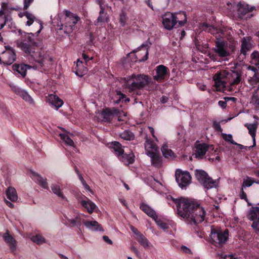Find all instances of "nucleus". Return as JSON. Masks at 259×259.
I'll use <instances>...</instances> for the list:
<instances>
[{
	"label": "nucleus",
	"mask_w": 259,
	"mask_h": 259,
	"mask_svg": "<svg viewBox=\"0 0 259 259\" xmlns=\"http://www.w3.org/2000/svg\"><path fill=\"white\" fill-rule=\"evenodd\" d=\"M10 87L13 93L21 97L26 102H28L29 104L34 103L33 99L25 91L14 84H10Z\"/></svg>",
	"instance_id": "obj_16"
},
{
	"label": "nucleus",
	"mask_w": 259,
	"mask_h": 259,
	"mask_svg": "<svg viewBox=\"0 0 259 259\" xmlns=\"http://www.w3.org/2000/svg\"><path fill=\"white\" fill-rule=\"evenodd\" d=\"M227 101L220 100L218 102V105L221 106L222 108H225L227 106Z\"/></svg>",
	"instance_id": "obj_63"
},
{
	"label": "nucleus",
	"mask_w": 259,
	"mask_h": 259,
	"mask_svg": "<svg viewBox=\"0 0 259 259\" xmlns=\"http://www.w3.org/2000/svg\"><path fill=\"white\" fill-rule=\"evenodd\" d=\"M197 142H197L195 145V148L196 149L195 157L196 158L202 159L207 151L211 152L214 151V152H216V150H214V146L213 145H208L205 143H197Z\"/></svg>",
	"instance_id": "obj_12"
},
{
	"label": "nucleus",
	"mask_w": 259,
	"mask_h": 259,
	"mask_svg": "<svg viewBox=\"0 0 259 259\" xmlns=\"http://www.w3.org/2000/svg\"><path fill=\"white\" fill-rule=\"evenodd\" d=\"M3 64L5 65H11L16 59V55L15 51L12 49L6 50L2 53Z\"/></svg>",
	"instance_id": "obj_17"
},
{
	"label": "nucleus",
	"mask_w": 259,
	"mask_h": 259,
	"mask_svg": "<svg viewBox=\"0 0 259 259\" xmlns=\"http://www.w3.org/2000/svg\"><path fill=\"white\" fill-rule=\"evenodd\" d=\"M145 149L146 154L148 155V152H157L158 151V147L152 140L148 139L146 136L145 143Z\"/></svg>",
	"instance_id": "obj_24"
},
{
	"label": "nucleus",
	"mask_w": 259,
	"mask_h": 259,
	"mask_svg": "<svg viewBox=\"0 0 259 259\" xmlns=\"http://www.w3.org/2000/svg\"><path fill=\"white\" fill-rule=\"evenodd\" d=\"M4 241L7 243L12 252H14L16 249V241L8 232L3 236Z\"/></svg>",
	"instance_id": "obj_25"
},
{
	"label": "nucleus",
	"mask_w": 259,
	"mask_h": 259,
	"mask_svg": "<svg viewBox=\"0 0 259 259\" xmlns=\"http://www.w3.org/2000/svg\"><path fill=\"white\" fill-rule=\"evenodd\" d=\"M135 237L138 242L145 248L149 246L150 242L142 234H140L138 237Z\"/></svg>",
	"instance_id": "obj_37"
},
{
	"label": "nucleus",
	"mask_w": 259,
	"mask_h": 259,
	"mask_svg": "<svg viewBox=\"0 0 259 259\" xmlns=\"http://www.w3.org/2000/svg\"><path fill=\"white\" fill-rule=\"evenodd\" d=\"M253 184V182L250 180H246L244 181L243 183L242 187H250Z\"/></svg>",
	"instance_id": "obj_59"
},
{
	"label": "nucleus",
	"mask_w": 259,
	"mask_h": 259,
	"mask_svg": "<svg viewBox=\"0 0 259 259\" xmlns=\"http://www.w3.org/2000/svg\"><path fill=\"white\" fill-rule=\"evenodd\" d=\"M215 87L218 90L224 89L226 87V82L221 80V74L217 75L214 79Z\"/></svg>",
	"instance_id": "obj_39"
},
{
	"label": "nucleus",
	"mask_w": 259,
	"mask_h": 259,
	"mask_svg": "<svg viewBox=\"0 0 259 259\" xmlns=\"http://www.w3.org/2000/svg\"><path fill=\"white\" fill-rule=\"evenodd\" d=\"M195 175L197 180L207 189L215 187L216 181L209 177L208 174L203 170L196 169Z\"/></svg>",
	"instance_id": "obj_9"
},
{
	"label": "nucleus",
	"mask_w": 259,
	"mask_h": 259,
	"mask_svg": "<svg viewBox=\"0 0 259 259\" xmlns=\"http://www.w3.org/2000/svg\"><path fill=\"white\" fill-rule=\"evenodd\" d=\"M151 77L145 74H133L125 78V88L129 93L141 95V90L148 86Z\"/></svg>",
	"instance_id": "obj_3"
},
{
	"label": "nucleus",
	"mask_w": 259,
	"mask_h": 259,
	"mask_svg": "<svg viewBox=\"0 0 259 259\" xmlns=\"http://www.w3.org/2000/svg\"><path fill=\"white\" fill-rule=\"evenodd\" d=\"M7 198L11 201L15 202L18 199V196L16 189L12 187H9L6 190Z\"/></svg>",
	"instance_id": "obj_29"
},
{
	"label": "nucleus",
	"mask_w": 259,
	"mask_h": 259,
	"mask_svg": "<svg viewBox=\"0 0 259 259\" xmlns=\"http://www.w3.org/2000/svg\"><path fill=\"white\" fill-rule=\"evenodd\" d=\"M140 208L152 219L156 220L157 218L156 212L147 204L142 203L140 204Z\"/></svg>",
	"instance_id": "obj_26"
},
{
	"label": "nucleus",
	"mask_w": 259,
	"mask_h": 259,
	"mask_svg": "<svg viewBox=\"0 0 259 259\" xmlns=\"http://www.w3.org/2000/svg\"><path fill=\"white\" fill-rule=\"evenodd\" d=\"M176 180L179 187L182 189H186L191 183V176L189 172L183 171L177 169L175 173Z\"/></svg>",
	"instance_id": "obj_11"
},
{
	"label": "nucleus",
	"mask_w": 259,
	"mask_h": 259,
	"mask_svg": "<svg viewBox=\"0 0 259 259\" xmlns=\"http://www.w3.org/2000/svg\"><path fill=\"white\" fill-rule=\"evenodd\" d=\"M64 14V19L61 23V25H58V29L62 30L64 34L68 35L76 28V24L80 19L77 15L68 10H65Z\"/></svg>",
	"instance_id": "obj_4"
},
{
	"label": "nucleus",
	"mask_w": 259,
	"mask_h": 259,
	"mask_svg": "<svg viewBox=\"0 0 259 259\" xmlns=\"http://www.w3.org/2000/svg\"><path fill=\"white\" fill-rule=\"evenodd\" d=\"M96 3L99 5L100 10L99 15L95 22V24L98 25L101 23H108L109 21L108 12L111 9V7L105 3L104 0H96Z\"/></svg>",
	"instance_id": "obj_8"
},
{
	"label": "nucleus",
	"mask_w": 259,
	"mask_h": 259,
	"mask_svg": "<svg viewBox=\"0 0 259 259\" xmlns=\"http://www.w3.org/2000/svg\"><path fill=\"white\" fill-rule=\"evenodd\" d=\"M161 151L163 156L166 158L171 157L172 155H174V153L172 152V150L171 149H168V146L166 145H163L162 147Z\"/></svg>",
	"instance_id": "obj_40"
},
{
	"label": "nucleus",
	"mask_w": 259,
	"mask_h": 259,
	"mask_svg": "<svg viewBox=\"0 0 259 259\" xmlns=\"http://www.w3.org/2000/svg\"><path fill=\"white\" fill-rule=\"evenodd\" d=\"M171 200L177 206L179 216L186 219L191 223L197 225L204 221L206 212L197 202L188 198L180 197Z\"/></svg>",
	"instance_id": "obj_1"
},
{
	"label": "nucleus",
	"mask_w": 259,
	"mask_h": 259,
	"mask_svg": "<svg viewBox=\"0 0 259 259\" xmlns=\"http://www.w3.org/2000/svg\"><path fill=\"white\" fill-rule=\"evenodd\" d=\"M51 189L54 194H56L58 196L63 199L64 198V196L61 192L60 187L59 185L56 184H53L51 186Z\"/></svg>",
	"instance_id": "obj_43"
},
{
	"label": "nucleus",
	"mask_w": 259,
	"mask_h": 259,
	"mask_svg": "<svg viewBox=\"0 0 259 259\" xmlns=\"http://www.w3.org/2000/svg\"><path fill=\"white\" fill-rule=\"evenodd\" d=\"M111 147L114 150L115 154L118 157L122 152H124V150L122 148L121 144L116 141L112 142Z\"/></svg>",
	"instance_id": "obj_34"
},
{
	"label": "nucleus",
	"mask_w": 259,
	"mask_h": 259,
	"mask_svg": "<svg viewBox=\"0 0 259 259\" xmlns=\"http://www.w3.org/2000/svg\"><path fill=\"white\" fill-rule=\"evenodd\" d=\"M239 197L241 199H244L246 201V202H247L248 204L249 205H250V204L249 203L248 201V199H247V195H246V193L243 190V188L242 187L241 189V191H240V192L239 193Z\"/></svg>",
	"instance_id": "obj_55"
},
{
	"label": "nucleus",
	"mask_w": 259,
	"mask_h": 259,
	"mask_svg": "<svg viewBox=\"0 0 259 259\" xmlns=\"http://www.w3.org/2000/svg\"><path fill=\"white\" fill-rule=\"evenodd\" d=\"M251 103L254 105L256 109H259V97L257 94H254L251 98Z\"/></svg>",
	"instance_id": "obj_47"
},
{
	"label": "nucleus",
	"mask_w": 259,
	"mask_h": 259,
	"mask_svg": "<svg viewBox=\"0 0 259 259\" xmlns=\"http://www.w3.org/2000/svg\"><path fill=\"white\" fill-rule=\"evenodd\" d=\"M238 13L239 18L242 19L247 13L255 10L254 6H250L248 4L240 2L238 4Z\"/></svg>",
	"instance_id": "obj_18"
},
{
	"label": "nucleus",
	"mask_w": 259,
	"mask_h": 259,
	"mask_svg": "<svg viewBox=\"0 0 259 259\" xmlns=\"http://www.w3.org/2000/svg\"><path fill=\"white\" fill-rule=\"evenodd\" d=\"M117 99L114 100L115 104H118L120 102L127 103L130 102V99L126 97L125 94H122L120 92L117 93Z\"/></svg>",
	"instance_id": "obj_33"
},
{
	"label": "nucleus",
	"mask_w": 259,
	"mask_h": 259,
	"mask_svg": "<svg viewBox=\"0 0 259 259\" xmlns=\"http://www.w3.org/2000/svg\"><path fill=\"white\" fill-rule=\"evenodd\" d=\"M15 9L13 8H9L8 3H2L1 5V10L0 11V14L4 15L5 16L8 17L9 18H11L10 16V13L11 11L14 10Z\"/></svg>",
	"instance_id": "obj_31"
},
{
	"label": "nucleus",
	"mask_w": 259,
	"mask_h": 259,
	"mask_svg": "<svg viewBox=\"0 0 259 259\" xmlns=\"http://www.w3.org/2000/svg\"><path fill=\"white\" fill-rule=\"evenodd\" d=\"M157 225L164 230H166L169 228L168 224L163 222L161 220H158L156 221Z\"/></svg>",
	"instance_id": "obj_53"
},
{
	"label": "nucleus",
	"mask_w": 259,
	"mask_h": 259,
	"mask_svg": "<svg viewBox=\"0 0 259 259\" xmlns=\"http://www.w3.org/2000/svg\"><path fill=\"white\" fill-rule=\"evenodd\" d=\"M50 100H51V102L52 105L55 106L57 110L61 107L63 104V101L56 96L51 95Z\"/></svg>",
	"instance_id": "obj_35"
},
{
	"label": "nucleus",
	"mask_w": 259,
	"mask_h": 259,
	"mask_svg": "<svg viewBox=\"0 0 259 259\" xmlns=\"http://www.w3.org/2000/svg\"><path fill=\"white\" fill-rule=\"evenodd\" d=\"M72 70L73 72L79 77L83 76L88 72L87 68L83 65L82 61H80L79 59H77L76 64L75 66L72 68Z\"/></svg>",
	"instance_id": "obj_23"
},
{
	"label": "nucleus",
	"mask_w": 259,
	"mask_h": 259,
	"mask_svg": "<svg viewBox=\"0 0 259 259\" xmlns=\"http://www.w3.org/2000/svg\"><path fill=\"white\" fill-rule=\"evenodd\" d=\"M120 114L119 110L116 108L106 107L102 109L100 115L104 122L111 123L112 120L115 118H117L118 121H121L122 120L120 118Z\"/></svg>",
	"instance_id": "obj_10"
},
{
	"label": "nucleus",
	"mask_w": 259,
	"mask_h": 259,
	"mask_svg": "<svg viewBox=\"0 0 259 259\" xmlns=\"http://www.w3.org/2000/svg\"><path fill=\"white\" fill-rule=\"evenodd\" d=\"M233 73L235 77L231 83V85H237L241 81V74L235 71L233 72Z\"/></svg>",
	"instance_id": "obj_48"
},
{
	"label": "nucleus",
	"mask_w": 259,
	"mask_h": 259,
	"mask_svg": "<svg viewBox=\"0 0 259 259\" xmlns=\"http://www.w3.org/2000/svg\"><path fill=\"white\" fill-rule=\"evenodd\" d=\"M31 240L37 244H40L45 242V239L41 235L37 234L31 237Z\"/></svg>",
	"instance_id": "obj_45"
},
{
	"label": "nucleus",
	"mask_w": 259,
	"mask_h": 259,
	"mask_svg": "<svg viewBox=\"0 0 259 259\" xmlns=\"http://www.w3.org/2000/svg\"><path fill=\"white\" fill-rule=\"evenodd\" d=\"M30 68V66L23 63H16L13 65V69L15 72L16 75L19 74L22 78L26 76L27 70Z\"/></svg>",
	"instance_id": "obj_19"
},
{
	"label": "nucleus",
	"mask_w": 259,
	"mask_h": 259,
	"mask_svg": "<svg viewBox=\"0 0 259 259\" xmlns=\"http://www.w3.org/2000/svg\"><path fill=\"white\" fill-rule=\"evenodd\" d=\"M60 137L66 145L74 146V142L68 135L65 134H60Z\"/></svg>",
	"instance_id": "obj_42"
},
{
	"label": "nucleus",
	"mask_w": 259,
	"mask_h": 259,
	"mask_svg": "<svg viewBox=\"0 0 259 259\" xmlns=\"http://www.w3.org/2000/svg\"><path fill=\"white\" fill-rule=\"evenodd\" d=\"M249 220L253 221L251 227L256 232H259V207H252L248 215Z\"/></svg>",
	"instance_id": "obj_15"
},
{
	"label": "nucleus",
	"mask_w": 259,
	"mask_h": 259,
	"mask_svg": "<svg viewBox=\"0 0 259 259\" xmlns=\"http://www.w3.org/2000/svg\"><path fill=\"white\" fill-rule=\"evenodd\" d=\"M18 15L20 18H22L24 16L27 18L28 20L26 22V25L28 26L32 24L35 19V16L33 14L29 13L27 11H25L24 13H20Z\"/></svg>",
	"instance_id": "obj_32"
},
{
	"label": "nucleus",
	"mask_w": 259,
	"mask_h": 259,
	"mask_svg": "<svg viewBox=\"0 0 259 259\" xmlns=\"http://www.w3.org/2000/svg\"><path fill=\"white\" fill-rule=\"evenodd\" d=\"M223 138L227 142H229L233 145H236L237 143L233 140L232 135H227L226 134H222Z\"/></svg>",
	"instance_id": "obj_50"
},
{
	"label": "nucleus",
	"mask_w": 259,
	"mask_h": 259,
	"mask_svg": "<svg viewBox=\"0 0 259 259\" xmlns=\"http://www.w3.org/2000/svg\"><path fill=\"white\" fill-rule=\"evenodd\" d=\"M131 250L135 254H136L137 256L139 255V254L140 253L138 249L135 247L134 246V245H132L131 247Z\"/></svg>",
	"instance_id": "obj_62"
},
{
	"label": "nucleus",
	"mask_w": 259,
	"mask_h": 259,
	"mask_svg": "<svg viewBox=\"0 0 259 259\" xmlns=\"http://www.w3.org/2000/svg\"><path fill=\"white\" fill-rule=\"evenodd\" d=\"M131 230L133 232V233H134V234L136 235V237H138V236L142 234L138 231V230L136 228H135L134 226H132L131 227Z\"/></svg>",
	"instance_id": "obj_60"
},
{
	"label": "nucleus",
	"mask_w": 259,
	"mask_h": 259,
	"mask_svg": "<svg viewBox=\"0 0 259 259\" xmlns=\"http://www.w3.org/2000/svg\"><path fill=\"white\" fill-rule=\"evenodd\" d=\"M200 28L204 31H207L211 33H213L215 30L214 27L206 22H203L200 25Z\"/></svg>",
	"instance_id": "obj_41"
},
{
	"label": "nucleus",
	"mask_w": 259,
	"mask_h": 259,
	"mask_svg": "<svg viewBox=\"0 0 259 259\" xmlns=\"http://www.w3.org/2000/svg\"><path fill=\"white\" fill-rule=\"evenodd\" d=\"M33 2V0H24L23 10L26 11L27 10Z\"/></svg>",
	"instance_id": "obj_56"
},
{
	"label": "nucleus",
	"mask_w": 259,
	"mask_h": 259,
	"mask_svg": "<svg viewBox=\"0 0 259 259\" xmlns=\"http://www.w3.org/2000/svg\"><path fill=\"white\" fill-rule=\"evenodd\" d=\"M148 45L146 44H142L138 51L134 50L130 53L128 56L131 58V61L134 62H144L148 59Z\"/></svg>",
	"instance_id": "obj_7"
},
{
	"label": "nucleus",
	"mask_w": 259,
	"mask_h": 259,
	"mask_svg": "<svg viewBox=\"0 0 259 259\" xmlns=\"http://www.w3.org/2000/svg\"><path fill=\"white\" fill-rule=\"evenodd\" d=\"M68 222L70 224V226L72 227L76 226H80L81 225L80 219L78 217H76L74 219L68 220Z\"/></svg>",
	"instance_id": "obj_49"
},
{
	"label": "nucleus",
	"mask_w": 259,
	"mask_h": 259,
	"mask_svg": "<svg viewBox=\"0 0 259 259\" xmlns=\"http://www.w3.org/2000/svg\"><path fill=\"white\" fill-rule=\"evenodd\" d=\"M9 17L0 14V29L3 28L4 26L7 25V22Z\"/></svg>",
	"instance_id": "obj_52"
},
{
	"label": "nucleus",
	"mask_w": 259,
	"mask_h": 259,
	"mask_svg": "<svg viewBox=\"0 0 259 259\" xmlns=\"http://www.w3.org/2000/svg\"><path fill=\"white\" fill-rule=\"evenodd\" d=\"M82 223L90 229L96 231L103 230L101 225L96 221H87L83 220Z\"/></svg>",
	"instance_id": "obj_28"
},
{
	"label": "nucleus",
	"mask_w": 259,
	"mask_h": 259,
	"mask_svg": "<svg viewBox=\"0 0 259 259\" xmlns=\"http://www.w3.org/2000/svg\"><path fill=\"white\" fill-rule=\"evenodd\" d=\"M82 57L83 59H84V60L85 61V64L87 65H88V63L89 61L93 59V57H90L88 55H87L85 53H82Z\"/></svg>",
	"instance_id": "obj_58"
},
{
	"label": "nucleus",
	"mask_w": 259,
	"mask_h": 259,
	"mask_svg": "<svg viewBox=\"0 0 259 259\" xmlns=\"http://www.w3.org/2000/svg\"><path fill=\"white\" fill-rule=\"evenodd\" d=\"M251 57L253 60V61L254 62V64L256 65H259V53L257 51L253 52L251 55Z\"/></svg>",
	"instance_id": "obj_51"
},
{
	"label": "nucleus",
	"mask_w": 259,
	"mask_h": 259,
	"mask_svg": "<svg viewBox=\"0 0 259 259\" xmlns=\"http://www.w3.org/2000/svg\"><path fill=\"white\" fill-rule=\"evenodd\" d=\"M209 236L210 243L216 247L221 248L229 239V230L226 229L223 231L220 229L211 228Z\"/></svg>",
	"instance_id": "obj_6"
},
{
	"label": "nucleus",
	"mask_w": 259,
	"mask_h": 259,
	"mask_svg": "<svg viewBox=\"0 0 259 259\" xmlns=\"http://www.w3.org/2000/svg\"><path fill=\"white\" fill-rule=\"evenodd\" d=\"M257 123H253V124H246L245 126L248 130L249 134L251 136L252 139H253L254 142H255V137L256 135V132L257 128Z\"/></svg>",
	"instance_id": "obj_36"
},
{
	"label": "nucleus",
	"mask_w": 259,
	"mask_h": 259,
	"mask_svg": "<svg viewBox=\"0 0 259 259\" xmlns=\"http://www.w3.org/2000/svg\"><path fill=\"white\" fill-rule=\"evenodd\" d=\"M180 15L184 17V19L179 20V17L175 14L167 12L162 16V24L164 27L170 30L174 27H177L184 26L187 22V15L185 12H182L179 14Z\"/></svg>",
	"instance_id": "obj_5"
},
{
	"label": "nucleus",
	"mask_w": 259,
	"mask_h": 259,
	"mask_svg": "<svg viewBox=\"0 0 259 259\" xmlns=\"http://www.w3.org/2000/svg\"><path fill=\"white\" fill-rule=\"evenodd\" d=\"M250 40V39L249 37H247V38H246L244 37L242 39L241 51L247 53V51H250L251 49L252 45L249 43Z\"/></svg>",
	"instance_id": "obj_30"
},
{
	"label": "nucleus",
	"mask_w": 259,
	"mask_h": 259,
	"mask_svg": "<svg viewBox=\"0 0 259 259\" xmlns=\"http://www.w3.org/2000/svg\"><path fill=\"white\" fill-rule=\"evenodd\" d=\"M20 38L17 40L16 44L27 56H30L35 61L40 64H43V59L41 58L40 53L37 54L35 49L38 45V42L35 38L34 34L18 30Z\"/></svg>",
	"instance_id": "obj_2"
},
{
	"label": "nucleus",
	"mask_w": 259,
	"mask_h": 259,
	"mask_svg": "<svg viewBox=\"0 0 259 259\" xmlns=\"http://www.w3.org/2000/svg\"><path fill=\"white\" fill-rule=\"evenodd\" d=\"M212 127L217 132H222L223 131V129L221 127L220 123L219 122L214 121L212 123Z\"/></svg>",
	"instance_id": "obj_54"
},
{
	"label": "nucleus",
	"mask_w": 259,
	"mask_h": 259,
	"mask_svg": "<svg viewBox=\"0 0 259 259\" xmlns=\"http://www.w3.org/2000/svg\"><path fill=\"white\" fill-rule=\"evenodd\" d=\"M246 54L247 53L243 52L242 51H240V54L238 56V60L239 62L243 61L245 59Z\"/></svg>",
	"instance_id": "obj_57"
},
{
	"label": "nucleus",
	"mask_w": 259,
	"mask_h": 259,
	"mask_svg": "<svg viewBox=\"0 0 259 259\" xmlns=\"http://www.w3.org/2000/svg\"><path fill=\"white\" fill-rule=\"evenodd\" d=\"M31 177L37 184L40 185L42 188L48 190V184L47 182V179L44 178L40 175L34 171H30Z\"/></svg>",
	"instance_id": "obj_20"
},
{
	"label": "nucleus",
	"mask_w": 259,
	"mask_h": 259,
	"mask_svg": "<svg viewBox=\"0 0 259 259\" xmlns=\"http://www.w3.org/2000/svg\"><path fill=\"white\" fill-rule=\"evenodd\" d=\"M215 44L214 51L219 56L225 57L229 56L230 53L228 50V43L226 41L217 38Z\"/></svg>",
	"instance_id": "obj_14"
},
{
	"label": "nucleus",
	"mask_w": 259,
	"mask_h": 259,
	"mask_svg": "<svg viewBox=\"0 0 259 259\" xmlns=\"http://www.w3.org/2000/svg\"><path fill=\"white\" fill-rule=\"evenodd\" d=\"M181 249L183 252H184L186 253H188V254L192 253L191 250L189 248H188L187 247H186L185 246L183 245L181 247Z\"/></svg>",
	"instance_id": "obj_61"
},
{
	"label": "nucleus",
	"mask_w": 259,
	"mask_h": 259,
	"mask_svg": "<svg viewBox=\"0 0 259 259\" xmlns=\"http://www.w3.org/2000/svg\"><path fill=\"white\" fill-rule=\"evenodd\" d=\"M121 138L125 140L131 141L133 140L135 138L134 133L129 130H125L120 135Z\"/></svg>",
	"instance_id": "obj_38"
},
{
	"label": "nucleus",
	"mask_w": 259,
	"mask_h": 259,
	"mask_svg": "<svg viewBox=\"0 0 259 259\" xmlns=\"http://www.w3.org/2000/svg\"><path fill=\"white\" fill-rule=\"evenodd\" d=\"M103 239L104 241L109 244H112V241L107 236H103Z\"/></svg>",
	"instance_id": "obj_64"
},
{
	"label": "nucleus",
	"mask_w": 259,
	"mask_h": 259,
	"mask_svg": "<svg viewBox=\"0 0 259 259\" xmlns=\"http://www.w3.org/2000/svg\"><path fill=\"white\" fill-rule=\"evenodd\" d=\"M156 75L153 76V79L158 82H161L169 77L170 74L169 69L163 65H159L155 68Z\"/></svg>",
	"instance_id": "obj_13"
},
{
	"label": "nucleus",
	"mask_w": 259,
	"mask_h": 259,
	"mask_svg": "<svg viewBox=\"0 0 259 259\" xmlns=\"http://www.w3.org/2000/svg\"><path fill=\"white\" fill-rule=\"evenodd\" d=\"M148 156L151 158V163L154 166L160 167L162 166V157L158 151L154 152H148Z\"/></svg>",
	"instance_id": "obj_22"
},
{
	"label": "nucleus",
	"mask_w": 259,
	"mask_h": 259,
	"mask_svg": "<svg viewBox=\"0 0 259 259\" xmlns=\"http://www.w3.org/2000/svg\"><path fill=\"white\" fill-rule=\"evenodd\" d=\"M85 197L86 198V200H81L80 204L84 208H85L88 210V212L90 214H91L94 211L97 206L93 202L91 201L87 197Z\"/></svg>",
	"instance_id": "obj_27"
},
{
	"label": "nucleus",
	"mask_w": 259,
	"mask_h": 259,
	"mask_svg": "<svg viewBox=\"0 0 259 259\" xmlns=\"http://www.w3.org/2000/svg\"><path fill=\"white\" fill-rule=\"evenodd\" d=\"M10 28L12 32L14 33L18 32L19 30H21L20 29H18L17 28L15 24L12 22V18H10L8 19V21L7 22V25Z\"/></svg>",
	"instance_id": "obj_44"
},
{
	"label": "nucleus",
	"mask_w": 259,
	"mask_h": 259,
	"mask_svg": "<svg viewBox=\"0 0 259 259\" xmlns=\"http://www.w3.org/2000/svg\"><path fill=\"white\" fill-rule=\"evenodd\" d=\"M127 20L128 17L126 16L125 12L122 11L119 15V23L121 26H124Z\"/></svg>",
	"instance_id": "obj_46"
},
{
	"label": "nucleus",
	"mask_w": 259,
	"mask_h": 259,
	"mask_svg": "<svg viewBox=\"0 0 259 259\" xmlns=\"http://www.w3.org/2000/svg\"><path fill=\"white\" fill-rule=\"evenodd\" d=\"M119 160L122 161L124 164L128 166L135 162V155L132 151H131L128 154L125 153L124 151L122 152L118 157Z\"/></svg>",
	"instance_id": "obj_21"
}]
</instances>
